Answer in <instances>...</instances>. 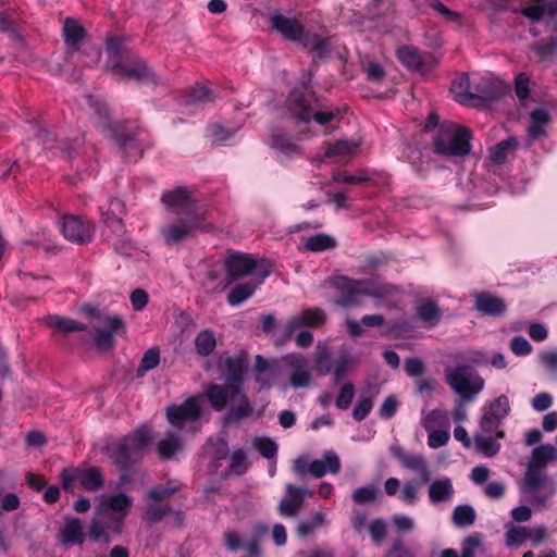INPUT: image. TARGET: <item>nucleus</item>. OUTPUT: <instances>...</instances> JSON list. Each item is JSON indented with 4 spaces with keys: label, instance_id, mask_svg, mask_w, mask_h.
Returning a JSON list of instances; mask_svg holds the SVG:
<instances>
[{
    "label": "nucleus",
    "instance_id": "45",
    "mask_svg": "<svg viewBox=\"0 0 557 557\" xmlns=\"http://www.w3.org/2000/svg\"><path fill=\"white\" fill-rule=\"evenodd\" d=\"M336 246L335 239L326 234H317L310 236L306 242V249L314 252L324 251Z\"/></svg>",
    "mask_w": 557,
    "mask_h": 557
},
{
    "label": "nucleus",
    "instance_id": "37",
    "mask_svg": "<svg viewBox=\"0 0 557 557\" xmlns=\"http://www.w3.org/2000/svg\"><path fill=\"white\" fill-rule=\"evenodd\" d=\"M518 147V140L515 137H510L503 140L490 149V158L495 164H503L508 153L512 152Z\"/></svg>",
    "mask_w": 557,
    "mask_h": 557
},
{
    "label": "nucleus",
    "instance_id": "5",
    "mask_svg": "<svg viewBox=\"0 0 557 557\" xmlns=\"http://www.w3.org/2000/svg\"><path fill=\"white\" fill-rule=\"evenodd\" d=\"M519 491L527 502L535 507H546L557 493V483L546 471L525 469L518 483Z\"/></svg>",
    "mask_w": 557,
    "mask_h": 557
},
{
    "label": "nucleus",
    "instance_id": "21",
    "mask_svg": "<svg viewBox=\"0 0 557 557\" xmlns=\"http://www.w3.org/2000/svg\"><path fill=\"white\" fill-rule=\"evenodd\" d=\"M505 436L504 431H484L479 424V430L473 435V443L476 450L485 457H494L500 450V440Z\"/></svg>",
    "mask_w": 557,
    "mask_h": 557
},
{
    "label": "nucleus",
    "instance_id": "6",
    "mask_svg": "<svg viewBox=\"0 0 557 557\" xmlns=\"http://www.w3.org/2000/svg\"><path fill=\"white\" fill-rule=\"evenodd\" d=\"M471 131L453 122L443 123L434 138L437 153L463 157L470 152Z\"/></svg>",
    "mask_w": 557,
    "mask_h": 557
},
{
    "label": "nucleus",
    "instance_id": "38",
    "mask_svg": "<svg viewBox=\"0 0 557 557\" xmlns=\"http://www.w3.org/2000/svg\"><path fill=\"white\" fill-rule=\"evenodd\" d=\"M183 447L182 440L172 434H166L162 440L158 443V453L161 458L169 459L174 456L177 451H180Z\"/></svg>",
    "mask_w": 557,
    "mask_h": 557
},
{
    "label": "nucleus",
    "instance_id": "15",
    "mask_svg": "<svg viewBox=\"0 0 557 557\" xmlns=\"http://www.w3.org/2000/svg\"><path fill=\"white\" fill-rule=\"evenodd\" d=\"M281 368L285 372L293 388H305L310 385L311 371L308 360L304 355L289 354L280 361Z\"/></svg>",
    "mask_w": 557,
    "mask_h": 557
},
{
    "label": "nucleus",
    "instance_id": "48",
    "mask_svg": "<svg viewBox=\"0 0 557 557\" xmlns=\"http://www.w3.org/2000/svg\"><path fill=\"white\" fill-rule=\"evenodd\" d=\"M314 364L317 371L325 375L332 371V362L330 358V352L327 351V348L324 344H318L317 345V351L314 356Z\"/></svg>",
    "mask_w": 557,
    "mask_h": 557
},
{
    "label": "nucleus",
    "instance_id": "63",
    "mask_svg": "<svg viewBox=\"0 0 557 557\" xmlns=\"http://www.w3.org/2000/svg\"><path fill=\"white\" fill-rule=\"evenodd\" d=\"M548 537L547 529L544 525L528 528V540L533 546H537L545 542Z\"/></svg>",
    "mask_w": 557,
    "mask_h": 557
},
{
    "label": "nucleus",
    "instance_id": "31",
    "mask_svg": "<svg viewBox=\"0 0 557 557\" xmlns=\"http://www.w3.org/2000/svg\"><path fill=\"white\" fill-rule=\"evenodd\" d=\"M255 369L258 372L256 381L260 387L268 388L275 383L276 368L260 355L256 357Z\"/></svg>",
    "mask_w": 557,
    "mask_h": 557
},
{
    "label": "nucleus",
    "instance_id": "52",
    "mask_svg": "<svg viewBox=\"0 0 557 557\" xmlns=\"http://www.w3.org/2000/svg\"><path fill=\"white\" fill-rule=\"evenodd\" d=\"M252 445L264 458L272 459L277 454V445L271 438L257 437L253 440Z\"/></svg>",
    "mask_w": 557,
    "mask_h": 557
},
{
    "label": "nucleus",
    "instance_id": "64",
    "mask_svg": "<svg viewBox=\"0 0 557 557\" xmlns=\"http://www.w3.org/2000/svg\"><path fill=\"white\" fill-rule=\"evenodd\" d=\"M404 368L409 376H421L424 373L425 364L421 359L409 358L405 361Z\"/></svg>",
    "mask_w": 557,
    "mask_h": 557
},
{
    "label": "nucleus",
    "instance_id": "62",
    "mask_svg": "<svg viewBox=\"0 0 557 557\" xmlns=\"http://www.w3.org/2000/svg\"><path fill=\"white\" fill-rule=\"evenodd\" d=\"M510 349L517 356H527L532 351V346L522 336H515L510 342Z\"/></svg>",
    "mask_w": 557,
    "mask_h": 557
},
{
    "label": "nucleus",
    "instance_id": "49",
    "mask_svg": "<svg viewBox=\"0 0 557 557\" xmlns=\"http://www.w3.org/2000/svg\"><path fill=\"white\" fill-rule=\"evenodd\" d=\"M224 542L226 547L231 550H236L239 547H244L250 555H256L258 553L256 543L244 544L239 535L234 531L225 532Z\"/></svg>",
    "mask_w": 557,
    "mask_h": 557
},
{
    "label": "nucleus",
    "instance_id": "60",
    "mask_svg": "<svg viewBox=\"0 0 557 557\" xmlns=\"http://www.w3.org/2000/svg\"><path fill=\"white\" fill-rule=\"evenodd\" d=\"M231 470L235 474H242L247 470L248 462L244 450H236L231 457Z\"/></svg>",
    "mask_w": 557,
    "mask_h": 557
},
{
    "label": "nucleus",
    "instance_id": "59",
    "mask_svg": "<svg viewBox=\"0 0 557 557\" xmlns=\"http://www.w3.org/2000/svg\"><path fill=\"white\" fill-rule=\"evenodd\" d=\"M369 532L372 541L379 545L383 542L386 535V524L383 520H373L369 525Z\"/></svg>",
    "mask_w": 557,
    "mask_h": 557
},
{
    "label": "nucleus",
    "instance_id": "3",
    "mask_svg": "<svg viewBox=\"0 0 557 557\" xmlns=\"http://www.w3.org/2000/svg\"><path fill=\"white\" fill-rule=\"evenodd\" d=\"M132 505L133 499L124 493L102 496L90 525V537L97 542H110V533L120 532Z\"/></svg>",
    "mask_w": 557,
    "mask_h": 557
},
{
    "label": "nucleus",
    "instance_id": "30",
    "mask_svg": "<svg viewBox=\"0 0 557 557\" xmlns=\"http://www.w3.org/2000/svg\"><path fill=\"white\" fill-rule=\"evenodd\" d=\"M475 306L478 310L485 314H500L505 311V302L491 294L481 293L475 295Z\"/></svg>",
    "mask_w": 557,
    "mask_h": 557
},
{
    "label": "nucleus",
    "instance_id": "54",
    "mask_svg": "<svg viewBox=\"0 0 557 557\" xmlns=\"http://www.w3.org/2000/svg\"><path fill=\"white\" fill-rule=\"evenodd\" d=\"M373 400L370 396H361L352 410V417L356 421H362L371 411Z\"/></svg>",
    "mask_w": 557,
    "mask_h": 557
},
{
    "label": "nucleus",
    "instance_id": "2",
    "mask_svg": "<svg viewBox=\"0 0 557 557\" xmlns=\"http://www.w3.org/2000/svg\"><path fill=\"white\" fill-rule=\"evenodd\" d=\"M343 294L336 304L344 308L362 306V297L369 296L376 299L375 307L392 309L398 302L399 289L396 286L383 284L377 280L370 278L354 281L341 278Z\"/></svg>",
    "mask_w": 557,
    "mask_h": 557
},
{
    "label": "nucleus",
    "instance_id": "35",
    "mask_svg": "<svg viewBox=\"0 0 557 557\" xmlns=\"http://www.w3.org/2000/svg\"><path fill=\"white\" fill-rule=\"evenodd\" d=\"M84 537L83 525L77 518L69 520L61 530V543L64 545L82 543Z\"/></svg>",
    "mask_w": 557,
    "mask_h": 557
},
{
    "label": "nucleus",
    "instance_id": "17",
    "mask_svg": "<svg viewBox=\"0 0 557 557\" xmlns=\"http://www.w3.org/2000/svg\"><path fill=\"white\" fill-rule=\"evenodd\" d=\"M161 200L171 212L184 213L186 216L199 215L194 211L195 199L193 193L185 187H176L165 191Z\"/></svg>",
    "mask_w": 557,
    "mask_h": 557
},
{
    "label": "nucleus",
    "instance_id": "20",
    "mask_svg": "<svg viewBox=\"0 0 557 557\" xmlns=\"http://www.w3.org/2000/svg\"><path fill=\"white\" fill-rule=\"evenodd\" d=\"M510 405L507 396L502 395L491 401L488 409L481 417V426L484 431H497L502 421L509 414Z\"/></svg>",
    "mask_w": 557,
    "mask_h": 557
},
{
    "label": "nucleus",
    "instance_id": "13",
    "mask_svg": "<svg viewBox=\"0 0 557 557\" xmlns=\"http://www.w3.org/2000/svg\"><path fill=\"white\" fill-rule=\"evenodd\" d=\"M271 25L288 40L299 41L304 47L314 51L323 50V40L317 34L305 32L301 24L295 18L276 13L271 17Z\"/></svg>",
    "mask_w": 557,
    "mask_h": 557
},
{
    "label": "nucleus",
    "instance_id": "43",
    "mask_svg": "<svg viewBox=\"0 0 557 557\" xmlns=\"http://www.w3.org/2000/svg\"><path fill=\"white\" fill-rule=\"evenodd\" d=\"M447 424V413L440 409L431 410L421 418V425L426 432L435 431L436 428Z\"/></svg>",
    "mask_w": 557,
    "mask_h": 557
},
{
    "label": "nucleus",
    "instance_id": "11",
    "mask_svg": "<svg viewBox=\"0 0 557 557\" xmlns=\"http://www.w3.org/2000/svg\"><path fill=\"white\" fill-rule=\"evenodd\" d=\"M83 311L90 318V324L96 331L94 337L96 346L101 350L110 349L114 345V334L124 327L122 319L117 315L101 313L90 306H85Z\"/></svg>",
    "mask_w": 557,
    "mask_h": 557
},
{
    "label": "nucleus",
    "instance_id": "22",
    "mask_svg": "<svg viewBox=\"0 0 557 557\" xmlns=\"http://www.w3.org/2000/svg\"><path fill=\"white\" fill-rule=\"evenodd\" d=\"M324 322L325 313L322 309H304L288 320L286 323V331L288 334H292L302 326L318 327L324 324Z\"/></svg>",
    "mask_w": 557,
    "mask_h": 557
},
{
    "label": "nucleus",
    "instance_id": "36",
    "mask_svg": "<svg viewBox=\"0 0 557 557\" xmlns=\"http://www.w3.org/2000/svg\"><path fill=\"white\" fill-rule=\"evenodd\" d=\"M528 540V528L508 523L505 527L504 542L508 548H519Z\"/></svg>",
    "mask_w": 557,
    "mask_h": 557
},
{
    "label": "nucleus",
    "instance_id": "9",
    "mask_svg": "<svg viewBox=\"0 0 557 557\" xmlns=\"http://www.w3.org/2000/svg\"><path fill=\"white\" fill-rule=\"evenodd\" d=\"M445 377L446 383L462 403L473 401L485 386L484 379L466 366L446 370Z\"/></svg>",
    "mask_w": 557,
    "mask_h": 557
},
{
    "label": "nucleus",
    "instance_id": "4",
    "mask_svg": "<svg viewBox=\"0 0 557 557\" xmlns=\"http://www.w3.org/2000/svg\"><path fill=\"white\" fill-rule=\"evenodd\" d=\"M290 114L298 121H314L321 126L338 122L341 111L338 109H325L311 94L300 90H293L287 101Z\"/></svg>",
    "mask_w": 557,
    "mask_h": 557
},
{
    "label": "nucleus",
    "instance_id": "47",
    "mask_svg": "<svg viewBox=\"0 0 557 557\" xmlns=\"http://www.w3.org/2000/svg\"><path fill=\"white\" fill-rule=\"evenodd\" d=\"M533 3L522 9V14L532 22H539L549 11V5L546 0H532Z\"/></svg>",
    "mask_w": 557,
    "mask_h": 557
},
{
    "label": "nucleus",
    "instance_id": "27",
    "mask_svg": "<svg viewBox=\"0 0 557 557\" xmlns=\"http://www.w3.org/2000/svg\"><path fill=\"white\" fill-rule=\"evenodd\" d=\"M455 490L450 479L442 478L429 486V499L433 505L451 500Z\"/></svg>",
    "mask_w": 557,
    "mask_h": 557
},
{
    "label": "nucleus",
    "instance_id": "28",
    "mask_svg": "<svg viewBox=\"0 0 557 557\" xmlns=\"http://www.w3.org/2000/svg\"><path fill=\"white\" fill-rule=\"evenodd\" d=\"M116 75L122 79L147 81L152 73L141 61L132 64H113Z\"/></svg>",
    "mask_w": 557,
    "mask_h": 557
},
{
    "label": "nucleus",
    "instance_id": "19",
    "mask_svg": "<svg viewBox=\"0 0 557 557\" xmlns=\"http://www.w3.org/2000/svg\"><path fill=\"white\" fill-rule=\"evenodd\" d=\"M361 146L360 139H339L324 145V152L317 156L313 161L322 162L325 158L334 159L335 162L346 161L354 156Z\"/></svg>",
    "mask_w": 557,
    "mask_h": 557
},
{
    "label": "nucleus",
    "instance_id": "61",
    "mask_svg": "<svg viewBox=\"0 0 557 557\" xmlns=\"http://www.w3.org/2000/svg\"><path fill=\"white\" fill-rule=\"evenodd\" d=\"M516 95L519 99L524 100L529 97L530 78L527 74L520 73L515 81Z\"/></svg>",
    "mask_w": 557,
    "mask_h": 557
},
{
    "label": "nucleus",
    "instance_id": "23",
    "mask_svg": "<svg viewBox=\"0 0 557 557\" xmlns=\"http://www.w3.org/2000/svg\"><path fill=\"white\" fill-rule=\"evenodd\" d=\"M285 491L287 496L280 502L278 511L282 516L293 517L300 510L308 491L293 484H286Z\"/></svg>",
    "mask_w": 557,
    "mask_h": 557
},
{
    "label": "nucleus",
    "instance_id": "12",
    "mask_svg": "<svg viewBox=\"0 0 557 557\" xmlns=\"http://www.w3.org/2000/svg\"><path fill=\"white\" fill-rule=\"evenodd\" d=\"M228 283L250 276L249 281L263 283L270 274V268L248 255L233 253L226 259Z\"/></svg>",
    "mask_w": 557,
    "mask_h": 557
},
{
    "label": "nucleus",
    "instance_id": "58",
    "mask_svg": "<svg viewBox=\"0 0 557 557\" xmlns=\"http://www.w3.org/2000/svg\"><path fill=\"white\" fill-rule=\"evenodd\" d=\"M428 433V445L433 449L445 446L450 438L447 430H435Z\"/></svg>",
    "mask_w": 557,
    "mask_h": 557
},
{
    "label": "nucleus",
    "instance_id": "39",
    "mask_svg": "<svg viewBox=\"0 0 557 557\" xmlns=\"http://www.w3.org/2000/svg\"><path fill=\"white\" fill-rule=\"evenodd\" d=\"M65 41L69 47L75 48L85 37L84 28L74 20L66 18L63 25Z\"/></svg>",
    "mask_w": 557,
    "mask_h": 557
},
{
    "label": "nucleus",
    "instance_id": "40",
    "mask_svg": "<svg viewBox=\"0 0 557 557\" xmlns=\"http://www.w3.org/2000/svg\"><path fill=\"white\" fill-rule=\"evenodd\" d=\"M48 326L53 327L60 332L69 333L74 331H84L86 326L69 318H62L60 315H50L46 318Z\"/></svg>",
    "mask_w": 557,
    "mask_h": 557
},
{
    "label": "nucleus",
    "instance_id": "53",
    "mask_svg": "<svg viewBox=\"0 0 557 557\" xmlns=\"http://www.w3.org/2000/svg\"><path fill=\"white\" fill-rule=\"evenodd\" d=\"M160 362V354L157 348H150L148 349L140 361V366L138 369V375H143L147 371H150L158 367Z\"/></svg>",
    "mask_w": 557,
    "mask_h": 557
},
{
    "label": "nucleus",
    "instance_id": "57",
    "mask_svg": "<svg viewBox=\"0 0 557 557\" xmlns=\"http://www.w3.org/2000/svg\"><path fill=\"white\" fill-rule=\"evenodd\" d=\"M354 395H355V388H354L352 384H350V383L344 384L341 387L339 394L336 398L337 408L344 409V410L347 409L351 404Z\"/></svg>",
    "mask_w": 557,
    "mask_h": 557
},
{
    "label": "nucleus",
    "instance_id": "33",
    "mask_svg": "<svg viewBox=\"0 0 557 557\" xmlns=\"http://www.w3.org/2000/svg\"><path fill=\"white\" fill-rule=\"evenodd\" d=\"M261 284L258 281H248L236 285L227 295V302L233 307L239 306L249 299Z\"/></svg>",
    "mask_w": 557,
    "mask_h": 557
},
{
    "label": "nucleus",
    "instance_id": "55",
    "mask_svg": "<svg viewBox=\"0 0 557 557\" xmlns=\"http://www.w3.org/2000/svg\"><path fill=\"white\" fill-rule=\"evenodd\" d=\"M332 180L335 183H344L349 185H358L368 180V176L363 172H359L358 174L350 175L341 171H334L332 175Z\"/></svg>",
    "mask_w": 557,
    "mask_h": 557
},
{
    "label": "nucleus",
    "instance_id": "16",
    "mask_svg": "<svg viewBox=\"0 0 557 557\" xmlns=\"http://www.w3.org/2000/svg\"><path fill=\"white\" fill-rule=\"evenodd\" d=\"M200 413V403L196 397H189L181 405H172L166 408L169 423L178 429L197 421Z\"/></svg>",
    "mask_w": 557,
    "mask_h": 557
},
{
    "label": "nucleus",
    "instance_id": "41",
    "mask_svg": "<svg viewBox=\"0 0 557 557\" xmlns=\"http://www.w3.org/2000/svg\"><path fill=\"white\" fill-rule=\"evenodd\" d=\"M196 350L201 356H209L216 346L214 333L210 330L199 332L195 338Z\"/></svg>",
    "mask_w": 557,
    "mask_h": 557
},
{
    "label": "nucleus",
    "instance_id": "14",
    "mask_svg": "<svg viewBox=\"0 0 557 557\" xmlns=\"http://www.w3.org/2000/svg\"><path fill=\"white\" fill-rule=\"evenodd\" d=\"M201 227L202 221L200 216L190 215L166 222L161 226L160 233L164 243L169 246H173L189 238Z\"/></svg>",
    "mask_w": 557,
    "mask_h": 557
},
{
    "label": "nucleus",
    "instance_id": "26",
    "mask_svg": "<svg viewBox=\"0 0 557 557\" xmlns=\"http://www.w3.org/2000/svg\"><path fill=\"white\" fill-rule=\"evenodd\" d=\"M557 462V448L552 444L540 445L532 450L525 469L545 471L548 463Z\"/></svg>",
    "mask_w": 557,
    "mask_h": 557
},
{
    "label": "nucleus",
    "instance_id": "34",
    "mask_svg": "<svg viewBox=\"0 0 557 557\" xmlns=\"http://www.w3.org/2000/svg\"><path fill=\"white\" fill-rule=\"evenodd\" d=\"M271 148L285 157H292L300 152L299 146L282 132L272 135Z\"/></svg>",
    "mask_w": 557,
    "mask_h": 557
},
{
    "label": "nucleus",
    "instance_id": "10",
    "mask_svg": "<svg viewBox=\"0 0 557 557\" xmlns=\"http://www.w3.org/2000/svg\"><path fill=\"white\" fill-rule=\"evenodd\" d=\"M506 87L502 81L483 79L476 87V94L470 91V81L463 76L451 85V92L456 101L462 104H473L474 100L491 101L503 95Z\"/></svg>",
    "mask_w": 557,
    "mask_h": 557
},
{
    "label": "nucleus",
    "instance_id": "1",
    "mask_svg": "<svg viewBox=\"0 0 557 557\" xmlns=\"http://www.w3.org/2000/svg\"><path fill=\"white\" fill-rule=\"evenodd\" d=\"M230 372L226 375L227 385L221 386L211 384L206 389V397L215 411H221L225 408L226 404L235 398H238V404L232 407L226 413L227 421H239L249 417L252 413L248 398L242 393L243 375L242 363L227 360Z\"/></svg>",
    "mask_w": 557,
    "mask_h": 557
},
{
    "label": "nucleus",
    "instance_id": "46",
    "mask_svg": "<svg viewBox=\"0 0 557 557\" xmlns=\"http://www.w3.org/2000/svg\"><path fill=\"white\" fill-rule=\"evenodd\" d=\"M475 517L474 509L469 505H459L453 511V521L458 527L473 524Z\"/></svg>",
    "mask_w": 557,
    "mask_h": 557
},
{
    "label": "nucleus",
    "instance_id": "7",
    "mask_svg": "<svg viewBox=\"0 0 557 557\" xmlns=\"http://www.w3.org/2000/svg\"><path fill=\"white\" fill-rule=\"evenodd\" d=\"M151 434L148 428L141 426L133 434L113 441L106 446V453L111 461L121 468L141 453L150 443Z\"/></svg>",
    "mask_w": 557,
    "mask_h": 557
},
{
    "label": "nucleus",
    "instance_id": "18",
    "mask_svg": "<svg viewBox=\"0 0 557 557\" xmlns=\"http://www.w3.org/2000/svg\"><path fill=\"white\" fill-rule=\"evenodd\" d=\"M61 230L63 236L76 244H84L91 240L94 236V224L84 222L76 215H67L62 220Z\"/></svg>",
    "mask_w": 557,
    "mask_h": 557
},
{
    "label": "nucleus",
    "instance_id": "50",
    "mask_svg": "<svg viewBox=\"0 0 557 557\" xmlns=\"http://www.w3.org/2000/svg\"><path fill=\"white\" fill-rule=\"evenodd\" d=\"M482 535L474 533L462 541L460 557H475L476 552L482 549Z\"/></svg>",
    "mask_w": 557,
    "mask_h": 557
},
{
    "label": "nucleus",
    "instance_id": "32",
    "mask_svg": "<svg viewBox=\"0 0 557 557\" xmlns=\"http://www.w3.org/2000/svg\"><path fill=\"white\" fill-rule=\"evenodd\" d=\"M549 122V114L545 109H536L531 113V124L528 128V136L535 140L546 135V126Z\"/></svg>",
    "mask_w": 557,
    "mask_h": 557
},
{
    "label": "nucleus",
    "instance_id": "44",
    "mask_svg": "<svg viewBox=\"0 0 557 557\" xmlns=\"http://www.w3.org/2000/svg\"><path fill=\"white\" fill-rule=\"evenodd\" d=\"M326 516L321 512H314L308 520L302 521L298 524L297 533L300 536H307L311 534L314 530L326 525Z\"/></svg>",
    "mask_w": 557,
    "mask_h": 557
},
{
    "label": "nucleus",
    "instance_id": "25",
    "mask_svg": "<svg viewBox=\"0 0 557 557\" xmlns=\"http://www.w3.org/2000/svg\"><path fill=\"white\" fill-rule=\"evenodd\" d=\"M341 470L339 457L332 450L325 451L321 459H315L309 465V472L319 479L326 473L336 474Z\"/></svg>",
    "mask_w": 557,
    "mask_h": 557
},
{
    "label": "nucleus",
    "instance_id": "42",
    "mask_svg": "<svg viewBox=\"0 0 557 557\" xmlns=\"http://www.w3.org/2000/svg\"><path fill=\"white\" fill-rule=\"evenodd\" d=\"M78 481L86 491H96L103 484V478L97 468L79 470Z\"/></svg>",
    "mask_w": 557,
    "mask_h": 557
},
{
    "label": "nucleus",
    "instance_id": "24",
    "mask_svg": "<svg viewBox=\"0 0 557 557\" xmlns=\"http://www.w3.org/2000/svg\"><path fill=\"white\" fill-rule=\"evenodd\" d=\"M396 54L405 66L419 72H423L424 66L434 65L436 63L431 55L422 57L417 49L410 46L400 47Z\"/></svg>",
    "mask_w": 557,
    "mask_h": 557
},
{
    "label": "nucleus",
    "instance_id": "8",
    "mask_svg": "<svg viewBox=\"0 0 557 557\" xmlns=\"http://www.w3.org/2000/svg\"><path fill=\"white\" fill-rule=\"evenodd\" d=\"M79 107L94 120L99 131L108 138L116 140L122 147L133 143L131 136L120 134V125L117 123L109 120L108 109L100 98L86 95L79 102Z\"/></svg>",
    "mask_w": 557,
    "mask_h": 557
},
{
    "label": "nucleus",
    "instance_id": "51",
    "mask_svg": "<svg viewBox=\"0 0 557 557\" xmlns=\"http://www.w3.org/2000/svg\"><path fill=\"white\" fill-rule=\"evenodd\" d=\"M377 492L374 484L360 486L352 492V499L357 504L372 503L376 499Z\"/></svg>",
    "mask_w": 557,
    "mask_h": 557
},
{
    "label": "nucleus",
    "instance_id": "29",
    "mask_svg": "<svg viewBox=\"0 0 557 557\" xmlns=\"http://www.w3.org/2000/svg\"><path fill=\"white\" fill-rule=\"evenodd\" d=\"M416 312L423 324L429 327L435 326L442 318V311L433 300L421 301L417 306Z\"/></svg>",
    "mask_w": 557,
    "mask_h": 557
},
{
    "label": "nucleus",
    "instance_id": "56",
    "mask_svg": "<svg viewBox=\"0 0 557 557\" xmlns=\"http://www.w3.org/2000/svg\"><path fill=\"white\" fill-rule=\"evenodd\" d=\"M124 214H125L124 202L117 198L111 199L106 209L101 208L102 220H106V216L123 218Z\"/></svg>",
    "mask_w": 557,
    "mask_h": 557
}]
</instances>
